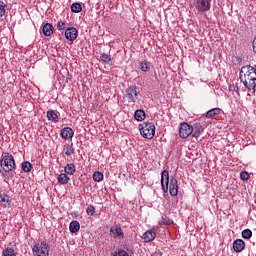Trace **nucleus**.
Returning <instances> with one entry per match:
<instances>
[{
    "label": "nucleus",
    "mask_w": 256,
    "mask_h": 256,
    "mask_svg": "<svg viewBox=\"0 0 256 256\" xmlns=\"http://www.w3.org/2000/svg\"><path fill=\"white\" fill-rule=\"evenodd\" d=\"M63 153L67 157H71L75 153V148H73V144H66L63 147Z\"/></svg>",
    "instance_id": "nucleus-20"
},
{
    "label": "nucleus",
    "mask_w": 256,
    "mask_h": 256,
    "mask_svg": "<svg viewBox=\"0 0 256 256\" xmlns=\"http://www.w3.org/2000/svg\"><path fill=\"white\" fill-rule=\"evenodd\" d=\"M71 11L72 13H81V11H83V7L81 6V3L74 2L71 5Z\"/></svg>",
    "instance_id": "nucleus-27"
},
{
    "label": "nucleus",
    "mask_w": 256,
    "mask_h": 256,
    "mask_svg": "<svg viewBox=\"0 0 256 256\" xmlns=\"http://www.w3.org/2000/svg\"><path fill=\"white\" fill-rule=\"evenodd\" d=\"M233 249L235 253H241L245 249V241L243 239H236L233 242Z\"/></svg>",
    "instance_id": "nucleus-14"
},
{
    "label": "nucleus",
    "mask_w": 256,
    "mask_h": 256,
    "mask_svg": "<svg viewBox=\"0 0 256 256\" xmlns=\"http://www.w3.org/2000/svg\"><path fill=\"white\" fill-rule=\"evenodd\" d=\"M155 237H157V233H155V231L153 230H148L142 235L144 243H151V241H153Z\"/></svg>",
    "instance_id": "nucleus-13"
},
{
    "label": "nucleus",
    "mask_w": 256,
    "mask_h": 256,
    "mask_svg": "<svg viewBox=\"0 0 256 256\" xmlns=\"http://www.w3.org/2000/svg\"><path fill=\"white\" fill-rule=\"evenodd\" d=\"M139 65H140V70L143 73H147V71H149L151 69V63H149V61H147V60L140 62Z\"/></svg>",
    "instance_id": "nucleus-23"
},
{
    "label": "nucleus",
    "mask_w": 256,
    "mask_h": 256,
    "mask_svg": "<svg viewBox=\"0 0 256 256\" xmlns=\"http://www.w3.org/2000/svg\"><path fill=\"white\" fill-rule=\"evenodd\" d=\"M161 185L164 193L169 191L171 197H177V193H179V185L174 177H171L169 182V171L167 170L162 171Z\"/></svg>",
    "instance_id": "nucleus-2"
},
{
    "label": "nucleus",
    "mask_w": 256,
    "mask_h": 256,
    "mask_svg": "<svg viewBox=\"0 0 256 256\" xmlns=\"http://www.w3.org/2000/svg\"><path fill=\"white\" fill-rule=\"evenodd\" d=\"M211 1L212 0H196L195 7L198 13H207V11H211Z\"/></svg>",
    "instance_id": "nucleus-7"
},
{
    "label": "nucleus",
    "mask_w": 256,
    "mask_h": 256,
    "mask_svg": "<svg viewBox=\"0 0 256 256\" xmlns=\"http://www.w3.org/2000/svg\"><path fill=\"white\" fill-rule=\"evenodd\" d=\"M249 172L243 171L240 173V179L242 181H249Z\"/></svg>",
    "instance_id": "nucleus-36"
},
{
    "label": "nucleus",
    "mask_w": 256,
    "mask_h": 256,
    "mask_svg": "<svg viewBox=\"0 0 256 256\" xmlns=\"http://www.w3.org/2000/svg\"><path fill=\"white\" fill-rule=\"evenodd\" d=\"M134 119H136V121H143L145 119V111L142 109L136 110L134 112Z\"/></svg>",
    "instance_id": "nucleus-24"
},
{
    "label": "nucleus",
    "mask_w": 256,
    "mask_h": 256,
    "mask_svg": "<svg viewBox=\"0 0 256 256\" xmlns=\"http://www.w3.org/2000/svg\"><path fill=\"white\" fill-rule=\"evenodd\" d=\"M193 127V132H192V137H195L197 139V137L201 136V133H203V125H201L200 123H195Z\"/></svg>",
    "instance_id": "nucleus-16"
},
{
    "label": "nucleus",
    "mask_w": 256,
    "mask_h": 256,
    "mask_svg": "<svg viewBox=\"0 0 256 256\" xmlns=\"http://www.w3.org/2000/svg\"><path fill=\"white\" fill-rule=\"evenodd\" d=\"M53 29L54 27L52 26L51 23H46L42 26V32L45 37H51L53 35Z\"/></svg>",
    "instance_id": "nucleus-15"
},
{
    "label": "nucleus",
    "mask_w": 256,
    "mask_h": 256,
    "mask_svg": "<svg viewBox=\"0 0 256 256\" xmlns=\"http://www.w3.org/2000/svg\"><path fill=\"white\" fill-rule=\"evenodd\" d=\"M239 78L241 83L245 86L246 89L251 91L256 87V69L251 65L243 66L239 73Z\"/></svg>",
    "instance_id": "nucleus-1"
},
{
    "label": "nucleus",
    "mask_w": 256,
    "mask_h": 256,
    "mask_svg": "<svg viewBox=\"0 0 256 256\" xmlns=\"http://www.w3.org/2000/svg\"><path fill=\"white\" fill-rule=\"evenodd\" d=\"M103 174L100 171H96L93 176L92 179L93 181H95V183H101V181L103 180Z\"/></svg>",
    "instance_id": "nucleus-28"
},
{
    "label": "nucleus",
    "mask_w": 256,
    "mask_h": 256,
    "mask_svg": "<svg viewBox=\"0 0 256 256\" xmlns=\"http://www.w3.org/2000/svg\"><path fill=\"white\" fill-rule=\"evenodd\" d=\"M252 49H253V52L255 53L256 55V37L254 38L253 42H252Z\"/></svg>",
    "instance_id": "nucleus-38"
},
{
    "label": "nucleus",
    "mask_w": 256,
    "mask_h": 256,
    "mask_svg": "<svg viewBox=\"0 0 256 256\" xmlns=\"http://www.w3.org/2000/svg\"><path fill=\"white\" fill-rule=\"evenodd\" d=\"M64 171L67 175H75V171H77V167L73 163H69L64 167Z\"/></svg>",
    "instance_id": "nucleus-21"
},
{
    "label": "nucleus",
    "mask_w": 256,
    "mask_h": 256,
    "mask_svg": "<svg viewBox=\"0 0 256 256\" xmlns=\"http://www.w3.org/2000/svg\"><path fill=\"white\" fill-rule=\"evenodd\" d=\"M58 183H60L61 185H67V183H69V176L65 173H61L58 176Z\"/></svg>",
    "instance_id": "nucleus-26"
},
{
    "label": "nucleus",
    "mask_w": 256,
    "mask_h": 256,
    "mask_svg": "<svg viewBox=\"0 0 256 256\" xmlns=\"http://www.w3.org/2000/svg\"><path fill=\"white\" fill-rule=\"evenodd\" d=\"M100 61H102V63H105L106 65H109V63L111 62V55L105 53L100 54Z\"/></svg>",
    "instance_id": "nucleus-30"
},
{
    "label": "nucleus",
    "mask_w": 256,
    "mask_h": 256,
    "mask_svg": "<svg viewBox=\"0 0 256 256\" xmlns=\"http://www.w3.org/2000/svg\"><path fill=\"white\" fill-rule=\"evenodd\" d=\"M126 98L129 103H137V99H139V88L136 85H130L126 89Z\"/></svg>",
    "instance_id": "nucleus-6"
},
{
    "label": "nucleus",
    "mask_w": 256,
    "mask_h": 256,
    "mask_svg": "<svg viewBox=\"0 0 256 256\" xmlns=\"http://www.w3.org/2000/svg\"><path fill=\"white\" fill-rule=\"evenodd\" d=\"M242 62H243V58H241L240 56H233L232 57L233 65H241Z\"/></svg>",
    "instance_id": "nucleus-33"
},
{
    "label": "nucleus",
    "mask_w": 256,
    "mask_h": 256,
    "mask_svg": "<svg viewBox=\"0 0 256 256\" xmlns=\"http://www.w3.org/2000/svg\"><path fill=\"white\" fill-rule=\"evenodd\" d=\"M179 135L181 139H187L189 135H193V126L188 123H182L179 128Z\"/></svg>",
    "instance_id": "nucleus-8"
},
{
    "label": "nucleus",
    "mask_w": 256,
    "mask_h": 256,
    "mask_svg": "<svg viewBox=\"0 0 256 256\" xmlns=\"http://www.w3.org/2000/svg\"><path fill=\"white\" fill-rule=\"evenodd\" d=\"M21 169L24 173H30L31 169H33V164L29 161H25L21 163Z\"/></svg>",
    "instance_id": "nucleus-25"
},
{
    "label": "nucleus",
    "mask_w": 256,
    "mask_h": 256,
    "mask_svg": "<svg viewBox=\"0 0 256 256\" xmlns=\"http://www.w3.org/2000/svg\"><path fill=\"white\" fill-rule=\"evenodd\" d=\"M79 229H81V224L79 221L73 220L69 225L70 233H79Z\"/></svg>",
    "instance_id": "nucleus-19"
},
{
    "label": "nucleus",
    "mask_w": 256,
    "mask_h": 256,
    "mask_svg": "<svg viewBox=\"0 0 256 256\" xmlns=\"http://www.w3.org/2000/svg\"><path fill=\"white\" fill-rule=\"evenodd\" d=\"M86 213H87V215H91V216L95 215V206L90 205L87 208Z\"/></svg>",
    "instance_id": "nucleus-37"
},
{
    "label": "nucleus",
    "mask_w": 256,
    "mask_h": 256,
    "mask_svg": "<svg viewBox=\"0 0 256 256\" xmlns=\"http://www.w3.org/2000/svg\"><path fill=\"white\" fill-rule=\"evenodd\" d=\"M77 35L78 32L77 28L75 27H70L65 30V38L67 39V41H75V39H77Z\"/></svg>",
    "instance_id": "nucleus-10"
},
{
    "label": "nucleus",
    "mask_w": 256,
    "mask_h": 256,
    "mask_svg": "<svg viewBox=\"0 0 256 256\" xmlns=\"http://www.w3.org/2000/svg\"><path fill=\"white\" fill-rule=\"evenodd\" d=\"M173 223V220L169 219L167 216H162L161 221H159V225H171Z\"/></svg>",
    "instance_id": "nucleus-32"
},
{
    "label": "nucleus",
    "mask_w": 256,
    "mask_h": 256,
    "mask_svg": "<svg viewBox=\"0 0 256 256\" xmlns=\"http://www.w3.org/2000/svg\"><path fill=\"white\" fill-rule=\"evenodd\" d=\"M5 7H7V5H5V2L0 0V19L1 17L5 16Z\"/></svg>",
    "instance_id": "nucleus-34"
},
{
    "label": "nucleus",
    "mask_w": 256,
    "mask_h": 256,
    "mask_svg": "<svg viewBox=\"0 0 256 256\" xmlns=\"http://www.w3.org/2000/svg\"><path fill=\"white\" fill-rule=\"evenodd\" d=\"M223 110L221 108H212L206 112V119H211L212 117H215V115H221Z\"/></svg>",
    "instance_id": "nucleus-17"
},
{
    "label": "nucleus",
    "mask_w": 256,
    "mask_h": 256,
    "mask_svg": "<svg viewBox=\"0 0 256 256\" xmlns=\"http://www.w3.org/2000/svg\"><path fill=\"white\" fill-rule=\"evenodd\" d=\"M113 256H133V251L129 250V248L127 250L118 249Z\"/></svg>",
    "instance_id": "nucleus-22"
},
{
    "label": "nucleus",
    "mask_w": 256,
    "mask_h": 256,
    "mask_svg": "<svg viewBox=\"0 0 256 256\" xmlns=\"http://www.w3.org/2000/svg\"><path fill=\"white\" fill-rule=\"evenodd\" d=\"M47 119L48 121H53V123H59V114L54 110L47 111Z\"/></svg>",
    "instance_id": "nucleus-18"
},
{
    "label": "nucleus",
    "mask_w": 256,
    "mask_h": 256,
    "mask_svg": "<svg viewBox=\"0 0 256 256\" xmlns=\"http://www.w3.org/2000/svg\"><path fill=\"white\" fill-rule=\"evenodd\" d=\"M17 169V164L15 163V157L9 152H3L0 158V173H11Z\"/></svg>",
    "instance_id": "nucleus-3"
},
{
    "label": "nucleus",
    "mask_w": 256,
    "mask_h": 256,
    "mask_svg": "<svg viewBox=\"0 0 256 256\" xmlns=\"http://www.w3.org/2000/svg\"><path fill=\"white\" fill-rule=\"evenodd\" d=\"M49 244L47 241L36 243L32 248L33 256H49Z\"/></svg>",
    "instance_id": "nucleus-5"
},
{
    "label": "nucleus",
    "mask_w": 256,
    "mask_h": 256,
    "mask_svg": "<svg viewBox=\"0 0 256 256\" xmlns=\"http://www.w3.org/2000/svg\"><path fill=\"white\" fill-rule=\"evenodd\" d=\"M2 256H17V253L15 252V249H13V248H5L2 251Z\"/></svg>",
    "instance_id": "nucleus-29"
},
{
    "label": "nucleus",
    "mask_w": 256,
    "mask_h": 256,
    "mask_svg": "<svg viewBox=\"0 0 256 256\" xmlns=\"http://www.w3.org/2000/svg\"><path fill=\"white\" fill-rule=\"evenodd\" d=\"M60 135L62 139H73L75 132L71 129V127H64L61 129Z\"/></svg>",
    "instance_id": "nucleus-12"
},
{
    "label": "nucleus",
    "mask_w": 256,
    "mask_h": 256,
    "mask_svg": "<svg viewBox=\"0 0 256 256\" xmlns=\"http://www.w3.org/2000/svg\"><path fill=\"white\" fill-rule=\"evenodd\" d=\"M66 27H67V24H65V22H63V21H58V23H57V29H58V31H64V29H66Z\"/></svg>",
    "instance_id": "nucleus-35"
},
{
    "label": "nucleus",
    "mask_w": 256,
    "mask_h": 256,
    "mask_svg": "<svg viewBox=\"0 0 256 256\" xmlns=\"http://www.w3.org/2000/svg\"><path fill=\"white\" fill-rule=\"evenodd\" d=\"M0 207L7 209L11 207V197L5 193L0 194Z\"/></svg>",
    "instance_id": "nucleus-11"
},
{
    "label": "nucleus",
    "mask_w": 256,
    "mask_h": 256,
    "mask_svg": "<svg viewBox=\"0 0 256 256\" xmlns=\"http://www.w3.org/2000/svg\"><path fill=\"white\" fill-rule=\"evenodd\" d=\"M243 239H251L253 237V231L251 229H244L242 231Z\"/></svg>",
    "instance_id": "nucleus-31"
},
{
    "label": "nucleus",
    "mask_w": 256,
    "mask_h": 256,
    "mask_svg": "<svg viewBox=\"0 0 256 256\" xmlns=\"http://www.w3.org/2000/svg\"><path fill=\"white\" fill-rule=\"evenodd\" d=\"M139 131L144 139H153L155 137V124L153 122H144L139 125Z\"/></svg>",
    "instance_id": "nucleus-4"
},
{
    "label": "nucleus",
    "mask_w": 256,
    "mask_h": 256,
    "mask_svg": "<svg viewBox=\"0 0 256 256\" xmlns=\"http://www.w3.org/2000/svg\"><path fill=\"white\" fill-rule=\"evenodd\" d=\"M110 235L113 237V239H118V241H121L125 237V234H123V229H121V226L115 225L110 228Z\"/></svg>",
    "instance_id": "nucleus-9"
}]
</instances>
